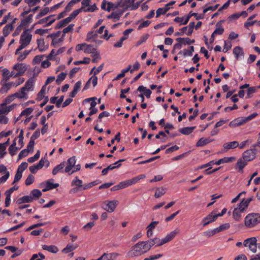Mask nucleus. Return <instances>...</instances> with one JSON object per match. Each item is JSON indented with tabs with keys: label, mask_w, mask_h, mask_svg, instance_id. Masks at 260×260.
Listing matches in <instances>:
<instances>
[{
	"label": "nucleus",
	"mask_w": 260,
	"mask_h": 260,
	"mask_svg": "<svg viewBox=\"0 0 260 260\" xmlns=\"http://www.w3.org/2000/svg\"><path fill=\"white\" fill-rule=\"evenodd\" d=\"M25 91H26L25 90V88L21 87L18 92L14 93L13 95L15 98H17L21 99H26L27 98V96Z\"/></svg>",
	"instance_id": "nucleus-20"
},
{
	"label": "nucleus",
	"mask_w": 260,
	"mask_h": 260,
	"mask_svg": "<svg viewBox=\"0 0 260 260\" xmlns=\"http://www.w3.org/2000/svg\"><path fill=\"white\" fill-rule=\"evenodd\" d=\"M119 254L116 252L110 253H104L101 256L96 260H115Z\"/></svg>",
	"instance_id": "nucleus-11"
},
{
	"label": "nucleus",
	"mask_w": 260,
	"mask_h": 260,
	"mask_svg": "<svg viewBox=\"0 0 260 260\" xmlns=\"http://www.w3.org/2000/svg\"><path fill=\"white\" fill-rule=\"evenodd\" d=\"M137 91L141 92H143V94H144L147 98H150L152 93L151 91L149 89L147 88L143 85L139 86L137 89Z\"/></svg>",
	"instance_id": "nucleus-22"
},
{
	"label": "nucleus",
	"mask_w": 260,
	"mask_h": 260,
	"mask_svg": "<svg viewBox=\"0 0 260 260\" xmlns=\"http://www.w3.org/2000/svg\"><path fill=\"white\" fill-rule=\"evenodd\" d=\"M194 51V47L193 46H189L188 49H185L182 51V54L184 56H191Z\"/></svg>",
	"instance_id": "nucleus-40"
},
{
	"label": "nucleus",
	"mask_w": 260,
	"mask_h": 260,
	"mask_svg": "<svg viewBox=\"0 0 260 260\" xmlns=\"http://www.w3.org/2000/svg\"><path fill=\"white\" fill-rule=\"evenodd\" d=\"M248 204H247V203L245 201L244 199H243V200L239 204L238 208L240 209L241 211H242L243 212L245 209L246 208L248 207Z\"/></svg>",
	"instance_id": "nucleus-61"
},
{
	"label": "nucleus",
	"mask_w": 260,
	"mask_h": 260,
	"mask_svg": "<svg viewBox=\"0 0 260 260\" xmlns=\"http://www.w3.org/2000/svg\"><path fill=\"white\" fill-rule=\"evenodd\" d=\"M28 152H29V150L27 149H23L19 153L18 156V159H21L23 157L27 156V155L28 154Z\"/></svg>",
	"instance_id": "nucleus-63"
},
{
	"label": "nucleus",
	"mask_w": 260,
	"mask_h": 260,
	"mask_svg": "<svg viewBox=\"0 0 260 260\" xmlns=\"http://www.w3.org/2000/svg\"><path fill=\"white\" fill-rule=\"evenodd\" d=\"M177 233L178 231L176 230L174 231L171 232L169 234L167 235L165 238L161 239L158 238H155L153 239L154 244L156 245V246H161L171 241L176 236Z\"/></svg>",
	"instance_id": "nucleus-4"
},
{
	"label": "nucleus",
	"mask_w": 260,
	"mask_h": 260,
	"mask_svg": "<svg viewBox=\"0 0 260 260\" xmlns=\"http://www.w3.org/2000/svg\"><path fill=\"white\" fill-rule=\"evenodd\" d=\"M118 204V201L116 200L106 201L104 202L102 206V208L109 213L113 212Z\"/></svg>",
	"instance_id": "nucleus-6"
},
{
	"label": "nucleus",
	"mask_w": 260,
	"mask_h": 260,
	"mask_svg": "<svg viewBox=\"0 0 260 260\" xmlns=\"http://www.w3.org/2000/svg\"><path fill=\"white\" fill-rule=\"evenodd\" d=\"M166 191V188L161 187H157L156 189V191L154 194V197L156 198H158L162 196Z\"/></svg>",
	"instance_id": "nucleus-35"
},
{
	"label": "nucleus",
	"mask_w": 260,
	"mask_h": 260,
	"mask_svg": "<svg viewBox=\"0 0 260 260\" xmlns=\"http://www.w3.org/2000/svg\"><path fill=\"white\" fill-rule=\"evenodd\" d=\"M121 164H119L117 166H114V164H111L107 168L104 169L102 171V175H106L107 174L108 171L112 170L115 168H118L120 167Z\"/></svg>",
	"instance_id": "nucleus-32"
},
{
	"label": "nucleus",
	"mask_w": 260,
	"mask_h": 260,
	"mask_svg": "<svg viewBox=\"0 0 260 260\" xmlns=\"http://www.w3.org/2000/svg\"><path fill=\"white\" fill-rule=\"evenodd\" d=\"M28 29L23 31L20 38L19 43L23 44L26 46L28 45L31 40L32 35L27 31Z\"/></svg>",
	"instance_id": "nucleus-7"
},
{
	"label": "nucleus",
	"mask_w": 260,
	"mask_h": 260,
	"mask_svg": "<svg viewBox=\"0 0 260 260\" xmlns=\"http://www.w3.org/2000/svg\"><path fill=\"white\" fill-rule=\"evenodd\" d=\"M14 105H11L9 106H2V104L0 105V115L7 114L9 112L12 111L14 108Z\"/></svg>",
	"instance_id": "nucleus-18"
},
{
	"label": "nucleus",
	"mask_w": 260,
	"mask_h": 260,
	"mask_svg": "<svg viewBox=\"0 0 260 260\" xmlns=\"http://www.w3.org/2000/svg\"><path fill=\"white\" fill-rule=\"evenodd\" d=\"M256 14H253L248 18L244 23L245 27L248 28L249 26L253 25L256 22V20L252 21L256 17Z\"/></svg>",
	"instance_id": "nucleus-34"
},
{
	"label": "nucleus",
	"mask_w": 260,
	"mask_h": 260,
	"mask_svg": "<svg viewBox=\"0 0 260 260\" xmlns=\"http://www.w3.org/2000/svg\"><path fill=\"white\" fill-rule=\"evenodd\" d=\"M59 186L58 183H53L49 180H47L46 183V187L42 189V191L46 192L51 189H53Z\"/></svg>",
	"instance_id": "nucleus-23"
},
{
	"label": "nucleus",
	"mask_w": 260,
	"mask_h": 260,
	"mask_svg": "<svg viewBox=\"0 0 260 260\" xmlns=\"http://www.w3.org/2000/svg\"><path fill=\"white\" fill-rule=\"evenodd\" d=\"M34 85V80L32 78H29L25 84V86L22 87V88H25V91H29L32 90V87Z\"/></svg>",
	"instance_id": "nucleus-31"
},
{
	"label": "nucleus",
	"mask_w": 260,
	"mask_h": 260,
	"mask_svg": "<svg viewBox=\"0 0 260 260\" xmlns=\"http://www.w3.org/2000/svg\"><path fill=\"white\" fill-rule=\"evenodd\" d=\"M30 195L33 197V200H37L42 196V192L38 189H34L31 191Z\"/></svg>",
	"instance_id": "nucleus-38"
},
{
	"label": "nucleus",
	"mask_w": 260,
	"mask_h": 260,
	"mask_svg": "<svg viewBox=\"0 0 260 260\" xmlns=\"http://www.w3.org/2000/svg\"><path fill=\"white\" fill-rule=\"evenodd\" d=\"M98 37L96 32L93 31H89L86 36V41L87 42H92L94 41V39Z\"/></svg>",
	"instance_id": "nucleus-33"
},
{
	"label": "nucleus",
	"mask_w": 260,
	"mask_h": 260,
	"mask_svg": "<svg viewBox=\"0 0 260 260\" xmlns=\"http://www.w3.org/2000/svg\"><path fill=\"white\" fill-rule=\"evenodd\" d=\"M76 162V158L75 156H72L69 158L67 160V166L65 168L64 172L66 173H70V172L73 168Z\"/></svg>",
	"instance_id": "nucleus-14"
},
{
	"label": "nucleus",
	"mask_w": 260,
	"mask_h": 260,
	"mask_svg": "<svg viewBox=\"0 0 260 260\" xmlns=\"http://www.w3.org/2000/svg\"><path fill=\"white\" fill-rule=\"evenodd\" d=\"M170 9V7H168V5H166L164 8H158L156 10V17H159L160 15L165 14Z\"/></svg>",
	"instance_id": "nucleus-45"
},
{
	"label": "nucleus",
	"mask_w": 260,
	"mask_h": 260,
	"mask_svg": "<svg viewBox=\"0 0 260 260\" xmlns=\"http://www.w3.org/2000/svg\"><path fill=\"white\" fill-rule=\"evenodd\" d=\"M194 42V40H190L188 38H180V45L182 44L190 45Z\"/></svg>",
	"instance_id": "nucleus-43"
},
{
	"label": "nucleus",
	"mask_w": 260,
	"mask_h": 260,
	"mask_svg": "<svg viewBox=\"0 0 260 260\" xmlns=\"http://www.w3.org/2000/svg\"><path fill=\"white\" fill-rule=\"evenodd\" d=\"M96 49L93 47L92 45L91 44H87L85 46V48L84 49V52L86 53H90L93 54L96 51Z\"/></svg>",
	"instance_id": "nucleus-41"
},
{
	"label": "nucleus",
	"mask_w": 260,
	"mask_h": 260,
	"mask_svg": "<svg viewBox=\"0 0 260 260\" xmlns=\"http://www.w3.org/2000/svg\"><path fill=\"white\" fill-rule=\"evenodd\" d=\"M45 86H44L38 93L36 99L37 101H41L44 98V94L45 93Z\"/></svg>",
	"instance_id": "nucleus-62"
},
{
	"label": "nucleus",
	"mask_w": 260,
	"mask_h": 260,
	"mask_svg": "<svg viewBox=\"0 0 260 260\" xmlns=\"http://www.w3.org/2000/svg\"><path fill=\"white\" fill-rule=\"evenodd\" d=\"M134 2V0H120L117 2V7L122 8L124 11L128 8L132 10V4Z\"/></svg>",
	"instance_id": "nucleus-8"
},
{
	"label": "nucleus",
	"mask_w": 260,
	"mask_h": 260,
	"mask_svg": "<svg viewBox=\"0 0 260 260\" xmlns=\"http://www.w3.org/2000/svg\"><path fill=\"white\" fill-rule=\"evenodd\" d=\"M233 53L235 55L237 60L243 58L244 57V52L242 48L239 46L235 47L233 49Z\"/></svg>",
	"instance_id": "nucleus-15"
},
{
	"label": "nucleus",
	"mask_w": 260,
	"mask_h": 260,
	"mask_svg": "<svg viewBox=\"0 0 260 260\" xmlns=\"http://www.w3.org/2000/svg\"><path fill=\"white\" fill-rule=\"evenodd\" d=\"M43 250H47L53 253H56L58 251V248L55 245H44L42 246Z\"/></svg>",
	"instance_id": "nucleus-24"
},
{
	"label": "nucleus",
	"mask_w": 260,
	"mask_h": 260,
	"mask_svg": "<svg viewBox=\"0 0 260 260\" xmlns=\"http://www.w3.org/2000/svg\"><path fill=\"white\" fill-rule=\"evenodd\" d=\"M31 50H25L23 53H21L17 58V60L19 61H21L23 59H24L31 52Z\"/></svg>",
	"instance_id": "nucleus-50"
},
{
	"label": "nucleus",
	"mask_w": 260,
	"mask_h": 260,
	"mask_svg": "<svg viewBox=\"0 0 260 260\" xmlns=\"http://www.w3.org/2000/svg\"><path fill=\"white\" fill-rule=\"evenodd\" d=\"M145 177L146 176L144 174H141L135 177L132 178L131 179H129L131 185L136 183L140 180L145 178Z\"/></svg>",
	"instance_id": "nucleus-46"
},
{
	"label": "nucleus",
	"mask_w": 260,
	"mask_h": 260,
	"mask_svg": "<svg viewBox=\"0 0 260 260\" xmlns=\"http://www.w3.org/2000/svg\"><path fill=\"white\" fill-rule=\"evenodd\" d=\"M13 29L12 24H7L4 28L3 32L5 37H7L10 33V31Z\"/></svg>",
	"instance_id": "nucleus-39"
},
{
	"label": "nucleus",
	"mask_w": 260,
	"mask_h": 260,
	"mask_svg": "<svg viewBox=\"0 0 260 260\" xmlns=\"http://www.w3.org/2000/svg\"><path fill=\"white\" fill-rule=\"evenodd\" d=\"M41 0H24L25 3L28 4L29 8L32 7L39 3Z\"/></svg>",
	"instance_id": "nucleus-64"
},
{
	"label": "nucleus",
	"mask_w": 260,
	"mask_h": 260,
	"mask_svg": "<svg viewBox=\"0 0 260 260\" xmlns=\"http://www.w3.org/2000/svg\"><path fill=\"white\" fill-rule=\"evenodd\" d=\"M13 82H9L6 83L5 85H3L0 89V92L2 93H5L7 92V91L13 86Z\"/></svg>",
	"instance_id": "nucleus-42"
},
{
	"label": "nucleus",
	"mask_w": 260,
	"mask_h": 260,
	"mask_svg": "<svg viewBox=\"0 0 260 260\" xmlns=\"http://www.w3.org/2000/svg\"><path fill=\"white\" fill-rule=\"evenodd\" d=\"M230 224L229 223H226L220 225L219 226L215 229L217 231V233H218L223 230L228 229L230 228Z\"/></svg>",
	"instance_id": "nucleus-54"
},
{
	"label": "nucleus",
	"mask_w": 260,
	"mask_h": 260,
	"mask_svg": "<svg viewBox=\"0 0 260 260\" xmlns=\"http://www.w3.org/2000/svg\"><path fill=\"white\" fill-rule=\"evenodd\" d=\"M217 234L216 229L212 230H209L204 232L203 234L204 236L207 237H211L214 235Z\"/></svg>",
	"instance_id": "nucleus-60"
},
{
	"label": "nucleus",
	"mask_w": 260,
	"mask_h": 260,
	"mask_svg": "<svg viewBox=\"0 0 260 260\" xmlns=\"http://www.w3.org/2000/svg\"><path fill=\"white\" fill-rule=\"evenodd\" d=\"M15 97L13 95V94L10 95L8 96L4 101V103L2 104V106H6L7 104L10 103L11 102H12Z\"/></svg>",
	"instance_id": "nucleus-58"
},
{
	"label": "nucleus",
	"mask_w": 260,
	"mask_h": 260,
	"mask_svg": "<svg viewBox=\"0 0 260 260\" xmlns=\"http://www.w3.org/2000/svg\"><path fill=\"white\" fill-rule=\"evenodd\" d=\"M34 111V109L32 108H27L23 110L20 115V116H22L23 115L28 116L30 115Z\"/></svg>",
	"instance_id": "nucleus-59"
},
{
	"label": "nucleus",
	"mask_w": 260,
	"mask_h": 260,
	"mask_svg": "<svg viewBox=\"0 0 260 260\" xmlns=\"http://www.w3.org/2000/svg\"><path fill=\"white\" fill-rule=\"evenodd\" d=\"M32 14L29 15L26 18L21 20V23L19 26H26L27 25L31 22L32 19Z\"/></svg>",
	"instance_id": "nucleus-29"
},
{
	"label": "nucleus",
	"mask_w": 260,
	"mask_h": 260,
	"mask_svg": "<svg viewBox=\"0 0 260 260\" xmlns=\"http://www.w3.org/2000/svg\"><path fill=\"white\" fill-rule=\"evenodd\" d=\"M82 7L80 9H77V10H74L70 15L69 17H68L70 20H71V21L74 19V18H76V17L79 14L80 12H81V10L82 9Z\"/></svg>",
	"instance_id": "nucleus-53"
},
{
	"label": "nucleus",
	"mask_w": 260,
	"mask_h": 260,
	"mask_svg": "<svg viewBox=\"0 0 260 260\" xmlns=\"http://www.w3.org/2000/svg\"><path fill=\"white\" fill-rule=\"evenodd\" d=\"M71 22L68 17L60 20L55 27V29H59L65 26L67 24Z\"/></svg>",
	"instance_id": "nucleus-28"
},
{
	"label": "nucleus",
	"mask_w": 260,
	"mask_h": 260,
	"mask_svg": "<svg viewBox=\"0 0 260 260\" xmlns=\"http://www.w3.org/2000/svg\"><path fill=\"white\" fill-rule=\"evenodd\" d=\"M148 248L144 241H140L132 247V249L127 253L126 257H133L141 255L148 251Z\"/></svg>",
	"instance_id": "nucleus-2"
},
{
	"label": "nucleus",
	"mask_w": 260,
	"mask_h": 260,
	"mask_svg": "<svg viewBox=\"0 0 260 260\" xmlns=\"http://www.w3.org/2000/svg\"><path fill=\"white\" fill-rule=\"evenodd\" d=\"M223 20H220L216 23V26L217 27L213 32V35H221L223 34L224 32V28L222 26H221L220 25L222 22H223Z\"/></svg>",
	"instance_id": "nucleus-19"
},
{
	"label": "nucleus",
	"mask_w": 260,
	"mask_h": 260,
	"mask_svg": "<svg viewBox=\"0 0 260 260\" xmlns=\"http://www.w3.org/2000/svg\"><path fill=\"white\" fill-rule=\"evenodd\" d=\"M83 185V182L81 180L79 179L78 177H75L71 182L72 186H76L80 188L81 189Z\"/></svg>",
	"instance_id": "nucleus-27"
},
{
	"label": "nucleus",
	"mask_w": 260,
	"mask_h": 260,
	"mask_svg": "<svg viewBox=\"0 0 260 260\" xmlns=\"http://www.w3.org/2000/svg\"><path fill=\"white\" fill-rule=\"evenodd\" d=\"M217 218V216H216V214L214 212H211L203 219V225L206 226L208 225L210 223L215 220Z\"/></svg>",
	"instance_id": "nucleus-10"
},
{
	"label": "nucleus",
	"mask_w": 260,
	"mask_h": 260,
	"mask_svg": "<svg viewBox=\"0 0 260 260\" xmlns=\"http://www.w3.org/2000/svg\"><path fill=\"white\" fill-rule=\"evenodd\" d=\"M103 68V64H101L96 69L95 67H93L91 71L90 72V74H93V75L96 76L100 72H101Z\"/></svg>",
	"instance_id": "nucleus-55"
},
{
	"label": "nucleus",
	"mask_w": 260,
	"mask_h": 260,
	"mask_svg": "<svg viewBox=\"0 0 260 260\" xmlns=\"http://www.w3.org/2000/svg\"><path fill=\"white\" fill-rule=\"evenodd\" d=\"M40 156V152L38 150L36 153L32 157H29L27 161L29 163H32L38 160Z\"/></svg>",
	"instance_id": "nucleus-51"
},
{
	"label": "nucleus",
	"mask_w": 260,
	"mask_h": 260,
	"mask_svg": "<svg viewBox=\"0 0 260 260\" xmlns=\"http://www.w3.org/2000/svg\"><path fill=\"white\" fill-rule=\"evenodd\" d=\"M54 16H55L54 15H50L48 17H46L45 18H44L42 19H40L35 24H42L45 23H47L48 21H49L46 24V26H49L51 25L55 21V19L53 18Z\"/></svg>",
	"instance_id": "nucleus-12"
},
{
	"label": "nucleus",
	"mask_w": 260,
	"mask_h": 260,
	"mask_svg": "<svg viewBox=\"0 0 260 260\" xmlns=\"http://www.w3.org/2000/svg\"><path fill=\"white\" fill-rule=\"evenodd\" d=\"M80 1V0H71L65 7L64 11L67 12L70 11L72 9L73 5Z\"/></svg>",
	"instance_id": "nucleus-48"
},
{
	"label": "nucleus",
	"mask_w": 260,
	"mask_h": 260,
	"mask_svg": "<svg viewBox=\"0 0 260 260\" xmlns=\"http://www.w3.org/2000/svg\"><path fill=\"white\" fill-rule=\"evenodd\" d=\"M64 166L65 162H61L60 164L57 165L53 168L52 170V174L53 175H56L59 172L63 173L64 171L63 170V169L64 167Z\"/></svg>",
	"instance_id": "nucleus-21"
},
{
	"label": "nucleus",
	"mask_w": 260,
	"mask_h": 260,
	"mask_svg": "<svg viewBox=\"0 0 260 260\" xmlns=\"http://www.w3.org/2000/svg\"><path fill=\"white\" fill-rule=\"evenodd\" d=\"M76 246L68 244L66 247L62 250V252L64 253H69L76 248Z\"/></svg>",
	"instance_id": "nucleus-49"
},
{
	"label": "nucleus",
	"mask_w": 260,
	"mask_h": 260,
	"mask_svg": "<svg viewBox=\"0 0 260 260\" xmlns=\"http://www.w3.org/2000/svg\"><path fill=\"white\" fill-rule=\"evenodd\" d=\"M149 35L147 34H145L143 36H142L140 40L139 41H137V44H136V46H138L140 45H141L142 43H144L146 42V41L148 39V38H149Z\"/></svg>",
	"instance_id": "nucleus-56"
},
{
	"label": "nucleus",
	"mask_w": 260,
	"mask_h": 260,
	"mask_svg": "<svg viewBox=\"0 0 260 260\" xmlns=\"http://www.w3.org/2000/svg\"><path fill=\"white\" fill-rule=\"evenodd\" d=\"M37 42L38 44V47L39 49V51L41 52L44 51L45 50V49L44 48L45 44L44 39H38Z\"/></svg>",
	"instance_id": "nucleus-52"
},
{
	"label": "nucleus",
	"mask_w": 260,
	"mask_h": 260,
	"mask_svg": "<svg viewBox=\"0 0 260 260\" xmlns=\"http://www.w3.org/2000/svg\"><path fill=\"white\" fill-rule=\"evenodd\" d=\"M124 10L122 9H118L115 11L113 12L110 15L107 16V18L108 19H114V22L118 20L121 17V16L123 14Z\"/></svg>",
	"instance_id": "nucleus-13"
},
{
	"label": "nucleus",
	"mask_w": 260,
	"mask_h": 260,
	"mask_svg": "<svg viewBox=\"0 0 260 260\" xmlns=\"http://www.w3.org/2000/svg\"><path fill=\"white\" fill-rule=\"evenodd\" d=\"M256 154V150L253 145L250 149L245 150L242 153V157L239 158L236 163V167L238 171L243 172V168L247 165L248 161H251L255 159Z\"/></svg>",
	"instance_id": "nucleus-1"
},
{
	"label": "nucleus",
	"mask_w": 260,
	"mask_h": 260,
	"mask_svg": "<svg viewBox=\"0 0 260 260\" xmlns=\"http://www.w3.org/2000/svg\"><path fill=\"white\" fill-rule=\"evenodd\" d=\"M67 75V73L61 72L60 73L57 77V79L56 80V83L57 84L59 85L61 84V82L64 80Z\"/></svg>",
	"instance_id": "nucleus-47"
},
{
	"label": "nucleus",
	"mask_w": 260,
	"mask_h": 260,
	"mask_svg": "<svg viewBox=\"0 0 260 260\" xmlns=\"http://www.w3.org/2000/svg\"><path fill=\"white\" fill-rule=\"evenodd\" d=\"M213 141V140L210 138H201L197 143L196 146L198 147L203 146Z\"/></svg>",
	"instance_id": "nucleus-26"
},
{
	"label": "nucleus",
	"mask_w": 260,
	"mask_h": 260,
	"mask_svg": "<svg viewBox=\"0 0 260 260\" xmlns=\"http://www.w3.org/2000/svg\"><path fill=\"white\" fill-rule=\"evenodd\" d=\"M90 59L88 57H84L83 60L76 61H74L73 64L76 66L79 65L80 64H88L89 63Z\"/></svg>",
	"instance_id": "nucleus-57"
},
{
	"label": "nucleus",
	"mask_w": 260,
	"mask_h": 260,
	"mask_svg": "<svg viewBox=\"0 0 260 260\" xmlns=\"http://www.w3.org/2000/svg\"><path fill=\"white\" fill-rule=\"evenodd\" d=\"M234 159H235V157H224L222 158L219 159L218 161H215V164L216 165H219L221 164L231 162Z\"/></svg>",
	"instance_id": "nucleus-30"
},
{
	"label": "nucleus",
	"mask_w": 260,
	"mask_h": 260,
	"mask_svg": "<svg viewBox=\"0 0 260 260\" xmlns=\"http://www.w3.org/2000/svg\"><path fill=\"white\" fill-rule=\"evenodd\" d=\"M247 122L245 117H238L230 122L229 126L230 127H237Z\"/></svg>",
	"instance_id": "nucleus-9"
},
{
	"label": "nucleus",
	"mask_w": 260,
	"mask_h": 260,
	"mask_svg": "<svg viewBox=\"0 0 260 260\" xmlns=\"http://www.w3.org/2000/svg\"><path fill=\"white\" fill-rule=\"evenodd\" d=\"M242 212H243V211H241V210L239 209L238 207L235 208L233 213V216L234 219L236 220H239V219L241 216Z\"/></svg>",
	"instance_id": "nucleus-44"
},
{
	"label": "nucleus",
	"mask_w": 260,
	"mask_h": 260,
	"mask_svg": "<svg viewBox=\"0 0 260 260\" xmlns=\"http://www.w3.org/2000/svg\"><path fill=\"white\" fill-rule=\"evenodd\" d=\"M131 65H128L126 69L121 70V73L117 75V76L114 78V80H117L125 76V74L131 70Z\"/></svg>",
	"instance_id": "nucleus-37"
},
{
	"label": "nucleus",
	"mask_w": 260,
	"mask_h": 260,
	"mask_svg": "<svg viewBox=\"0 0 260 260\" xmlns=\"http://www.w3.org/2000/svg\"><path fill=\"white\" fill-rule=\"evenodd\" d=\"M13 69L16 70L17 72L12 71L11 72L10 76H13V78H15L22 76L25 72L27 68L24 63H17L13 66Z\"/></svg>",
	"instance_id": "nucleus-5"
},
{
	"label": "nucleus",
	"mask_w": 260,
	"mask_h": 260,
	"mask_svg": "<svg viewBox=\"0 0 260 260\" xmlns=\"http://www.w3.org/2000/svg\"><path fill=\"white\" fill-rule=\"evenodd\" d=\"M33 201V197L29 196H25L17 200L16 203L20 205L23 203H31Z\"/></svg>",
	"instance_id": "nucleus-16"
},
{
	"label": "nucleus",
	"mask_w": 260,
	"mask_h": 260,
	"mask_svg": "<svg viewBox=\"0 0 260 260\" xmlns=\"http://www.w3.org/2000/svg\"><path fill=\"white\" fill-rule=\"evenodd\" d=\"M239 146V142L236 141L224 143L223 145V147L226 150L235 149Z\"/></svg>",
	"instance_id": "nucleus-17"
},
{
	"label": "nucleus",
	"mask_w": 260,
	"mask_h": 260,
	"mask_svg": "<svg viewBox=\"0 0 260 260\" xmlns=\"http://www.w3.org/2000/svg\"><path fill=\"white\" fill-rule=\"evenodd\" d=\"M196 126L185 127L180 129V132L183 135H188L195 129Z\"/></svg>",
	"instance_id": "nucleus-36"
},
{
	"label": "nucleus",
	"mask_w": 260,
	"mask_h": 260,
	"mask_svg": "<svg viewBox=\"0 0 260 260\" xmlns=\"http://www.w3.org/2000/svg\"><path fill=\"white\" fill-rule=\"evenodd\" d=\"M246 227L251 228L260 223V214L251 213L246 215L244 219Z\"/></svg>",
	"instance_id": "nucleus-3"
},
{
	"label": "nucleus",
	"mask_w": 260,
	"mask_h": 260,
	"mask_svg": "<svg viewBox=\"0 0 260 260\" xmlns=\"http://www.w3.org/2000/svg\"><path fill=\"white\" fill-rule=\"evenodd\" d=\"M251 239L250 244H249V249L253 253L256 252V242L257 240L255 237L250 238Z\"/></svg>",
	"instance_id": "nucleus-25"
}]
</instances>
